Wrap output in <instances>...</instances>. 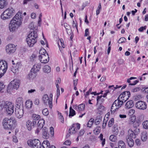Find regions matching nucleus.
I'll return each instance as SVG.
<instances>
[{
    "label": "nucleus",
    "instance_id": "obj_39",
    "mask_svg": "<svg viewBox=\"0 0 148 148\" xmlns=\"http://www.w3.org/2000/svg\"><path fill=\"white\" fill-rule=\"evenodd\" d=\"M75 114V111L73 109H71L69 111V117L71 118V117L73 116Z\"/></svg>",
    "mask_w": 148,
    "mask_h": 148
},
{
    "label": "nucleus",
    "instance_id": "obj_31",
    "mask_svg": "<svg viewBox=\"0 0 148 148\" xmlns=\"http://www.w3.org/2000/svg\"><path fill=\"white\" fill-rule=\"evenodd\" d=\"M75 108L77 107L79 111H82L84 109L85 105L84 104L82 103L79 105L78 106V107L77 105H75Z\"/></svg>",
    "mask_w": 148,
    "mask_h": 148
},
{
    "label": "nucleus",
    "instance_id": "obj_57",
    "mask_svg": "<svg viewBox=\"0 0 148 148\" xmlns=\"http://www.w3.org/2000/svg\"><path fill=\"white\" fill-rule=\"evenodd\" d=\"M39 103V100L38 99H36L34 101V103L36 105H38Z\"/></svg>",
    "mask_w": 148,
    "mask_h": 148
},
{
    "label": "nucleus",
    "instance_id": "obj_21",
    "mask_svg": "<svg viewBox=\"0 0 148 148\" xmlns=\"http://www.w3.org/2000/svg\"><path fill=\"white\" fill-rule=\"evenodd\" d=\"M136 78L134 77H131L129 79H128L127 80V82L128 83H130L129 85H136L137 83L139 81L138 80H136L134 82L132 83H132V81H131V80H132L133 79H134Z\"/></svg>",
    "mask_w": 148,
    "mask_h": 148
},
{
    "label": "nucleus",
    "instance_id": "obj_4",
    "mask_svg": "<svg viewBox=\"0 0 148 148\" xmlns=\"http://www.w3.org/2000/svg\"><path fill=\"white\" fill-rule=\"evenodd\" d=\"M39 55V59L42 63H47L49 60L48 53L46 52V50L44 49H42L40 50Z\"/></svg>",
    "mask_w": 148,
    "mask_h": 148
},
{
    "label": "nucleus",
    "instance_id": "obj_14",
    "mask_svg": "<svg viewBox=\"0 0 148 148\" xmlns=\"http://www.w3.org/2000/svg\"><path fill=\"white\" fill-rule=\"evenodd\" d=\"M19 80L14 79L10 83L9 86L13 88L17 89L19 88Z\"/></svg>",
    "mask_w": 148,
    "mask_h": 148
},
{
    "label": "nucleus",
    "instance_id": "obj_29",
    "mask_svg": "<svg viewBox=\"0 0 148 148\" xmlns=\"http://www.w3.org/2000/svg\"><path fill=\"white\" fill-rule=\"evenodd\" d=\"M43 70L44 72L49 73L51 71V68L48 65H46L44 66Z\"/></svg>",
    "mask_w": 148,
    "mask_h": 148
},
{
    "label": "nucleus",
    "instance_id": "obj_44",
    "mask_svg": "<svg viewBox=\"0 0 148 148\" xmlns=\"http://www.w3.org/2000/svg\"><path fill=\"white\" fill-rule=\"evenodd\" d=\"M126 40V39L125 38L121 37L119 40L118 42L119 43H121L125 42Z\"/></svg>",
    "mask_w": 148,
    "mask_h": 148
},
{
    "label": "nucleus",
    "instance_id": "obj_49",
    "mask_svg": "<svg viewBox=\"0 0 148 148\" xmlns=\"http://www.w3.org/2000/svg\"><path fill=\"white\" fill-rule=\"evenodd\" d=\"M5 86L2 82H0V92L4 88Z\"/></svg>",
    "mask_w": 148,
    "mask_h": 148
},
{
    "label": "nucleus",
    "instance_id": "obj_17",
    "mask_svg": "<svg viewBox=\"0 0 148 148\" xmlns=\"http://www.w3.org/2000/svg\"><path fill=\"white\" fill-rule=\"evenodd\" d=\"M123 102L121 101L119 97H118L117 99L113 103V106H114L116 109H118L121 107L123 104Z\"/></svg>",
    "mask_w": 148,
    "mask_h": 148
},
{
    "label": "nucleus",
    "instance_id": "obj_27",
    "mask_svg": "<svg viewBox=\"0 0 148 148\" xmlns=\"http://www.w3.org/2000/svg\"><path fill=\"white\" fill-rule=\"evenodd\" d=\"M113 127L112 132L113 133L116 135H117L119 132L117 125V124L114 125Z\"/></svg>",
    "mask_w": 148,
    "mask_h": 148
},
{
    "label": "nucleus",
    "instance_id": "obj_56",
    "mask_svg": "<svg viewBox=\"0 0 148 148\" xmlns=\"http://www.w3.org/2000/svg\"><path fill=\"white\" fill-rule=\"evenodd\" d=\"M84 133V131L83 130H80L79 133V136L83 135Z\"/></svg>",
    "mask_w": 148,
    "mask_h": 148
},
{
    "label": "nucleus",
    "instance_id": "obj_1",
    "mask_svg": "<svg viewBox=\"0 0 148 148\" xmlns=\"http://www.w3.org/2000/svg\"><path fill=\"white\" fill-rule=\"evenodd\" d=\"M22 18L20 13H18L10 21L9 25L10 32H14L22 24Z\"/></svg>",
    "mask_w": 148,
    "mask_h": 148
},
{
    "label": "nucleus",
    "instance_id": "obj_20",
    "mask_svg": "<svg viewBox=\"0 0 148 148\" xmlns=\"http://www.w3.org/2000/svg\"><path fill=\"white\" fill-rule=\"evenodd\" d=\"M127 143L130 147H132L134 145V142L133 139L130 138L129 136H127L126 137Z\"/></svg>",
    "mask_w": 148,
    "mask_h": 148
},
{
    "label": "nucleus",
    "instance_id": "obj_37",
    "mask_svg": "<svg viewBox=\"0 0 148 148\" xmlns=\"http://www.w3.org/2000/svg\"><path fill=\"white\" fill-rule=\"evenodd\" d=\"M132 130H133L134 133L136 135L138 134L139 132V129L138 128L135 127L134 126V129Z\"/></svg>",
    "mask_w": 148,
    "mask_h": 148
},
{
    "label": "nucleus",
    "instance_id": "obj_55",
    "mask_svg": "<svg viewBox=\"0 0 148 148\" xmlns=\"http://www.w3.org/2000/svg\"><path fill=\"white\" fill-rule=\"evenodd\" d=\"M64 144L66 145H69L71 144V142L69 140H67L64 143Z\"/></svg>",
    "mask_w": 148,
    "mask_h": 148
},
{
    "label": "nucleus",
    "instance_id": "obj_2",
    "mask_svg": "<svg viewBox=\"0 0 148 148\" xmlns=\"http://www.w3.org/2000/svg\"><path fill=\"white\" fill-rule=\"evenodd\" d=\"M37 30L35 29L28 35L26 41L29 47H32L36 42L38 37Z\"/></svg>",
    "mask_w": 148,
    "mask_h": 148
},
{
    "label": "nucleus",
    "instance_id": "obj_10",
    "mask_svg": "<svg viewBox=\"0 0 148 148\" xmlns=\"http://www.w3.org/2000/svg\"><path fill=\"white\" fill-rule=\"evenodd\" d=\"M16 48L15 45L13 44H9L5 47V51L6 53L9 54L13 53L16 51Z\"/></svg>",
    "mask_w": 148,
    "mask_h": 148
},
{
    "label": "nucleus",
    "instance_id": "obj_53",
    "mask_svg": "<svg viewBox=\"0 0 148 148\" xmlns=\"http://www.w3.org/2000/svg\"><path fill=\"white\" fill-rule=\"evenodd\" d=\"M50 132L51 134L52 135H53L54 133V128H53L51 127L50 128Z\"/></svg>",
    "mask_w": 148,
    "mask_h": 148
},
{
    "label": "nucleus",
    "instance_id": "obj_47",
    "mask_svg": "<svg viewBox=\"0 0 148 148\" xmlns=\"http://www.w3.org/2000/svg\"><path fill=\"white\" fill-rule=\"evenodd\" d=\"M147 26H145L144 27H141L138 29V30L140 32H142L144 30H145L146 29Z\"/></svg>",
    "mask_w": 148,
    "mask_h": 148
},
{
    "label": "nucleus",
    "instance_id": "obj_25",
    "mask_svg": "<svg viewBox=\"0 0 148 148\" xmlns=\"http://www.w3.org/2000/svg\"><path fill=\"white\" fill-rule=\"evenodd\" d=\"M128 135L130 138H135L136 137V135L134 133L133 130H132L129 129L128 131Z\"/></svg>",
    "mask_w": 148,
    "mask_h": 148
},
{
    "label": "nucleus",
    "instance_id": "obj_8",
    "mask_svg": "<svg viewBox=\"0 0 148 148\" xmlns=\"http://www.w3.org/2000/svg\"><path fill=\"white\" fill-rule=\"evenodd\" d=\"M130 95V92L128 91H126L123 92L118 97H119L121 101L124 103L128 99Z\"/></svg>",
    "mask_w": 148,
    "mask_h": 148
},
{
    "label": "nucleus",
    "instance_id": "obj_32",
    "mask_svg": "<svg viewBox=\"0 0 148 148\" xmlns=\"http://www.w3.org/2000/svg\"><path fill=\"white\" fill-rule=\"evenodd\" d=\"M41 65L40 64H38L36 65L35 64L33 66V67L32 69H33V70L36 72L38 71L40 69V68Z\"/></svg>",
    "mask_w": 148,
    "mask_h": 148
},
{
    "label": "nucleus",
    "instance_id": "obj_13",
    "mask_svg": "<svg viewBox=\"0 0 148 148\" xmlns=\"http://www.w3.org/2000/svg\"><path fill=\"white\" fill-rule=\"evenodd\" d=\"M135 106L137 108L143 110L145 109L147 107L146 103L142 101H139L136 102Z\"/></svg>",
    "mask_w": 148,
    "mask_h": 148
},
{
    "label": "nucleus",
    "instance_id": "obj_26",
    "mask_svg": "<svg viewBox=\"0 0 148 148\" xmlns=\"http://www.w3.org/2000/svg\"><path fill=\"white\" fill-rule=\"evenodd\" d=\"M147 138V136L146 132H143L142 133L141 138L143 141H145Z\"/></svg>",
    "mask_w": 148,
    "mask_h": 148
},
{
    "label": "nucleus",
    "instance_id": "obj_46",
    "mask_svg": "<svg viewBox=\"0 0 148 148\" xmlns=\"http://www.w3.org/2000/svg\"><path fill=\"white\" fill-rule=\"evenodd\" d=\"M113 87V89H112L114 90H115L116 89L118 88H119L121 87V86H118V85H116V87H114V86L113 85H112V86H109L108 88H110L111 87Z\"/></svg>",
    "mask_w": 148,
    "mask_h": 148
},
{
    "label": "nucleus",
    "instance_id": "obj_51",
    "mask_svg": "<svg viewBox=\"0 0 148 148\" xmlns=\"http://www.w3.org/2000/svg\"><path fill=\"white\" fill-rule=\"evenodd\" d=\"M107 120H106L105 119H104L102 126L103 128H105L107 123Z\"/></svg>",
    "mask_w": 148,
    "mask_h": 148
},
{
    "label": "nucleus",
    "instance_id": "obj_16",
    "mask_svg": "<svg viewBox=\"0 0 148 148\" xmlns=\"http://www.w3.org/2000/svg\"><path fill=\"white\" fill-rule=\"evenodd\" d=\"M44 123L45 121L43 119H40L39 121L37 124L38 127L35 131L36 133L38 134L39 133L40 130L42 128Z\"/></svg>",
    "mask_w": 148,
    "mask_h": 148
},
{
    "label": "nucleus",
    "instance_id": "obj_62",
    "mask_svg": "<svg viewBox=\"0 0 148 148\" xmlns=\"http://www.w3.org/2000/svg\"><path fill=\"white\" fill-rule=\"evenodd\" d=\"M106 77L105 76H103L100 79V81L101 82H103L105 81L106 80Z\"/></svg>",
    "mask_w": 148,
    "mask_h": 148
},
{
    "label": "nucleus",
    "instance_id": "obj_33",
    "mask_svg": "<svg viewBox=\"0 0 148 148\" xmlns=\"http://www.w3.org/2000/svg\"><path fill=\"white\" fill-rule=\"evenodd\" d=\"M102 96V95L101 96H98L97 97V102L96 104V105L98 104L99 102L100 103H101L104 101L105 99L103 98H101Z\"/></svg>",
    "mask_w": 148,
    "mask_h": 148
},
{
    "label": "nucleus",
    "instance_id": "obj_61",
    "mask_svg": "<svg viewBox=\"0 0 148 148\" xmlns=\"http://www.w3.org/2000/svg\"><path fill=\"white\" fill-rule=\"evenodd\" d=\"M100 140H101L102 141L101 144H102V146H103L105 144L106 141L105 139H100Z\"/></svg>",
    "mask_w": 148,
    "mask_h": 148
},
{
    "label": "nucleus",
    "instance_id": "obj_45",
    "mask_svg": "<svg viewBox=\"0 0 148 148\" xmlns=\"http://www.w3.org/2000/svg\"><path fill=\"white\" fill-rule=\"evenodd\" d=\"M140 89V88L139 87L135 88L132 90V92H136L139 91Z\"/></svg>",
    "mask_w": 148,
    "mask_h": 148
},
{
    "label": "nucleus",
    "instance_id": "obj_11",
    "mask_svg": "<svg viewBox=\"0 0 148 148\" xmlns=\"http://www.w3.org/2000/svg\"><path fill=\"white\" fill-rule=\"evenodd\" d=\"M7 68V65H4L3 61H0V78H1L5 73Z\"/></svg>",
    "mask_w": 148,
    "mask_h": 148
},
{
    "label": "nucleus",
    "instance_id": "obj_36",
    "mask_svg": "<svg viewBox=\"0 0 148 148\" xmlns=\"http://www.w3.org/2000/svg\"><path fill=\"white\" fill-rule=\"evenodd\" d=\"M6 5V3L5 0H0V8H3Z\"/></svg>",
    "mask_w": 148,
    "mask_h": 148
},
{
    "label": "nucleus",
    "instance_id": "obj_59",
    "mask_svg": "<svg viewBox=\"0 0 148 148\" xmlns=\"http://www.w3.org/2000/svg\"><path fill=\"white\" fill-rule=\"evenodd\" d=\"M52 97L53 95L52 94H50L49 95V98L50 100V102L52 103Z\"/></svg>",
    "mask_w": 148,
    "mask_h": 148
},
{
    "label": "nucleus",
    "instance_id": "obj_58",
    "mask_svg": "<svg viewBox=\"0 0 148 148\" xmlns=\"http://www.w3.org/2000/svg\"><path fill=\"white\" fill-rule=\"evenodd\" d=\"M114 106H113V104L112 106L111 109V112H114V111H115V110H116V107L115 108H114Z\"/></svg>",
    "mask_w": 148,
    "mask_h": 148
},
{
    "label": "nucleus",
    "instance_id": "obj_50",
    "mask_svg": "<svg viewBox=\"0 0 148 148\" xmlns=\"http://www.w3.org/2000/svg\"><path fill=\"white\" fill-rule=\"evenodd\" d=\"M89 29H86L85 31V36H88L89 34Z\"/></svg>",
    "mask_w": 148,
    "mask_h": 148
},
{
    "label": "nucleus",
    "instance_id": "obj_12",
    "mask_svg": "<svg viewBox=\"0 0 148 148\" xmlns=\"http://www.w3.org/2000/svg\"><path fill=\"white\" fill-rule=\"evenodd\" d=\"M15 114L16 116L18 118H21L23 115V108L22 107H16L15 110Z\"/></svg>",
    "mask_w": 148,
    "mask_h": 148
},
{
    "label": "nucleus",
    "instance_id": "obj_38",
    "mask_svg": "<svg viewBox=\"0 0 148 148\" xmlns=\"http://www.w3.org/2000/svg\"><path fill=\"white\" fill-rule=\"evenodd\" d=\"M94 121V119L92 118H91L88 121L87 123V126L89 127H91L92 125L93 124Z\"/></svg>",
    "mask_w": 148,
    "mask_h": 148
},
{
    "label": "nucleus",
    "instance_id": "obj_54",
    "mask_svg": "<svg viewBox=\"0 0 148 148\" xmlns=\"http://www.w3.org/2000/svg\"><path fill=\"white\" fill-rule=\"evenodd\" d=\"M13 141L14 142L16 143L18 142L17 137L15 136L13 137Z\"/></svg>",
    "mask_w": 148,
    "mask_h": 148
},
{
    "label": "nucleus",
    "instance_id": "obj_52",
    "mask_svg": "<svg viewBox=\"0 0 148 148\" xmlns=\"http://www.w3.org/2000/svg\"><path fill=\"white\" fill-rule=\"evenodd\" d=\"M59 118L61 120V122L63 123H64V118L63 116L60 115L59 116Z\"/></svg>",
    "mask_w": 148,
    "mask_h": 148
},
{
    "label": "nucleus",
    "instance_id": "obj_18",
    "mask_svg": "<svg viewBox=\"0 0 148 148\" xmlns=\"http://www.w3.org/2000/svg\"><path fill=\"white\" fill-rule=\"evenodd\" d=\"M36 71L33 70V69H32L28 75L27 78L30 80L33 79L36 76Z\"/></svg>",
    "mask_w": 148,
    "mask_h": 148
},
{
    "label": "nucleus",
    "instance_id": "obj_43",
    "mask_svg": "<svg viewBox=\"0 0 148 148\" xmlns=\"http://www.w3.org/2000/svg\"><path fill=\"white\" fill-rule=\"evenodd\" d=\"M42 114L45 116H47L48 115L49 112L47 109L45 108L42 111Z\"/></svg>",
    "mask_w": 148,
    "mask_h": 148
},
{
    "label": "nucleus",
    "instance_id": "obj_41",
    "mask_svg": "<svg viewBox=\"0 0 148 148\" xmlns=\"http://www.w3.org/2000/svg\"><path fill=\"white\" fill-rule=\"evenodd\" d=\"M109 139L112 142H115L116 140V137L114 135H112L110 136Z\"/></svg>",
    "mask_w": 148,
    "mask_h": 148
},
{
    "label": "nucleus",
    "instance_id": "obj_63",
    "mask_svg": "<svg viewBox=\"0 0 148 148\" xmlns=\"http://www.w3.org/2000/svg\"><path fill=\"white\" fill-rule=\"evenodd\" d=\"M36 16V14L35 13H32L31 14V17L32 18H35Z\"/></svg>",
    "mask_w": 148,
    "mask_h": 148
},
{
    "label": "nucleus",
    "instance_id": "obj_35",
    "mask_svg": "<svg viewBox=\"0 0 148 148\" xmlns=\"http://www.w3.org/2000/svg\"><path fill=\"white\" fill-rule=\"evenodd\" d=\"M32 104V102L31 101H30L29 100L25 102V105L26 107L28 108H31Z\"/></svg>",
    "mask_w": 148,
    "mask_h": 148
},
{
    "label": "nucleus",
    "instance_id": "obj_30",
    "mask_svg": "<svg viewBox=\"0 0 148 148\" xmlns=\"http://www.w3.org/2000/svg\"><path fill=\"white\" fill-rule=\"evenodd\" d=\"M118 145L119 148H126L125 145L123 141L120 140L119 141Z\"/></svg>",
    "mask_w": 148,
    "mask_h": 148
},
{
    "label": "nucleus",
    "instance_id": "obj_34",
    "mask_svg": "<svg viewBox=\"0 0 148 148\" xmlns=\"http://www.w3.org/2000/svg\"><path fill=\"white\" fill-rule=\"evenodd\" d=\"M142 125L143 129H148V121L146 120L144 121L142 123Z\"/></svg>",
    "mask_w": 148,
    "mask_h": 148
},
{
    "label": "nucleus",
    "instance_id": "obj_64",
    "mask_svg": "<svg viewBox=\"0 0 148 148\" xmlns=\"http://www.w3.org/2000/svg\"><path fill=\"white\" fill-rule=\"evenodd\" d=\"M60 42L61 43V45L62 46V47L63 48H64V43H63V40L62 41V40L61 39L60 40Z\"/></svg>",
    "mask_w": 148,
    "mask_h": 148
},
{
    "label": "nucleus",
    "instance_id": "obj_9",
    "mask_svg": "<svg viewBox=\"0 0 148 148\" xmlns=\"http://www.w3.org/2000/svg\"><path fill=\"white\" fill-rule=\"evenodd\" d=\"M80 128V125L78 123L74 124L69 130V132L71 134H75Z\"/></svg>",
    "mask_w": 148,
    "mask_h": 148
},
{
    "label": "nucleus",
    "instance_id": "obj_28",
    "mask_svg": "<svg viewBox=\"0 0 148 148\" xmlns=\"http://www.w3.org/2000/svg\"><path fill=\"white\" fill-rule=\"evenodd\" d=\"M26 126L28 130L29 131L31 130L32 127H33L32 122L29 120H28L27 122Z\"/></svg>",
    "mask_w": 148,
    "mask_h": 148
},
{
    "label": "nucleus",
    "instance_id": "obj_24",
    "mask_svg": "<svg viewBox=\"0 0 148 148\" xmlns=\"http://www.w3.org/2000/svg\"><path fill=\"white\" fill-rule=\"evenodd\" d=\"M43 148H50V144L47 140H46L43 141L42 144Z\"/></svg>",
    "mask_w": 148,
    "mask_h": 148
},
{
    "label": "nucleus",
    "instance_id": "obj_40",
    "mask_svg": "<svg viewBox=\"0 0 148 148\" xmlns=\"http://www.w3.org/2000/svg\"><path fill=\"white\" fill-rule=\"evenodd\" d=\"M32 118L34 120H38L40 118V116L38 114H34L32 115Z\"/></svg>",
    "mask_w": 148,
    "mask_h": 148
},
{
    "label": "nucleus",
    "instance_id": "obj_15",
    "mask_svg": "<svg viewBox=\"0 0 148 148\" xmlns=\"http://www.w3.org/2000/svg\"><path fill=\"white\" fill-rule=\"evenodd\" d=\"M42 100L45 105H49L50 108L51 109L52 108V103L50 102L49 96L47 95L46 94L43 95L42 97Z\"/></svg>",
    "mask_w": 148,
    "mask_h": 148
},
{
    "label": "nucleus",
    "instance_id": "obj_60",
    "mask_svg": "<svg viewBox=\"0 0 148 148\" xmlns=\"http://www.w3.org/2000/svg\"><path fill=\"white\" fill-rule=\"evenodd\" d=\"M135 143L137 145H140V143L139 140L138 139H137L135 141Z\"/></svg>",
    "mask_w": 148,
    "mask_h": 148
},
{
    "label": "nucleus",
    "instance_id": "obj_3",
    "mask_svg": "<svg viewBox=\"0 0 148 148\" xmlns=\"http://www.w3.org/2000/svg\"><path fill=\"white\" fill-rule=\"evenodd\" d=\"M16 122L15 119L13 118L9 119L7 118H5L3 120L2 124L5 129H11Z\"/></svg>",
    "mask_w": 148,
    "mask_h": 148
},
{
    "label": "nucleus",
    "instance_id": "obj_7",
    "mask_svg": "<svg viewBox=\"0 0 148 148\" xmlns=\"http://www.w3.org/2000/svg\"><path fill=\"white\" fill-rule=\"evenodd\" d=\"M3 107L6 110L8 114L11 115L14 112V104L10 102L6 101L4 103Z\"/></svg>",
    "mask_w": 148,
    "mask_h": 148
},
{
    "label": "nucleus",
    "instance_id": "obj_42",
    "mask_svg": "<svg viewBox=\"0 0 148 148\" xmlns=\"http://www.w3.org/2000/svg\"><path fill=\"white\" fill-rule=\"evenodd\" d=\"M114 123V119L113 118H112L109 121L108 123V126L109 127H112Z\"/></svg>",
    "mask_w": 148,
    "mask_h": 148
},
{
    "label": "nucleus",
    "instance_id": "obj_19",
    "mask_svg": "<svg viewBox=\"0 0 148 148\" xmlns=\"http://www.w3.org/2000/svg\"><path fill=\"white\" fill-rule=\"evenodd\" d=\"M42 137L45 139H47L49 137V133L46 127H44L42 130Z\"/></svg>",
    "mask_w": 148,
    "mask_h": 148
},
{
    "label": "nucleus",
    "instance_id": "obj_5",
    "mask_svg": "<svg viewBox=\"0 0 148 148\" xmlns=\"http://www.w3.org/2000/svg\"><path fill=\"white\" fill-rule=\"evenodd\" d=\"M14 12V10L12 8H8L1 14V19L4 20L10 18Z\"/></svg>",
    "mask_w": 148,
    "mask_h": 148
},
{
    "label": "nucleus",
    "instance_id": "obj_6",
    "mask_svg": "<svg viewBox=\"0 0 148 148\" xmlns=\"http://www.w3.org/2000/svg\"><path fill=\"white\" fill-rule=\"evenodd\" d=\"M27 144L29 146L33 148H41V147L40 142L38 139L28 140L27 141Z\"/></svg>",
    "mask_w": 148,
    "mask_h": 148
},
{
    "label": "nucleus",
    "instance_id": "obj_48",
    "mask_svg": "<svg viewBox=\"0 0 148 148\" xmlns=\"http://www.w3.org/2000/svg\"><path fill=\"white\" fill-rule=\"evenodd\" d=\"M60 90L59 89H57L56 90V100L58 99V98L59 97V96L60 95Z\"/></svg>",
    "mask_w": 148,
    "mask_h": 148
},
{
    "label": "nucleus",
    "instance_id": "obj_23",
    "mask_svg": "<svg viewBox=\"0 0 148 148\" xmlns=\"http://www.w3.org/2000/svg\"><path fill=\"white\" fill-rule=\"evenodd\" d=\"M134 106V102L132 100L128 101L126 103L125 106L126 108L129 109L132 108Z\"/></svg>",
    "mask_w": 148,
    "mask_h": 148
},
{
    "label": "nucleus",
    "instance_id": "obj_22",
    "mask_svg": "<svg viewBox=\"0 0 148 148\" xmlns=\"http://www.w3.org/2000/svg\"><path fill=\"white\" fill-rule=\"evenodd\" d=\"M23 103V98L21 97H19L16 100V104L17 105L16 107H21V105Z\"/></svg>",
    "mask_w": 148,
    "mask_h": 148
}]
</instances>
